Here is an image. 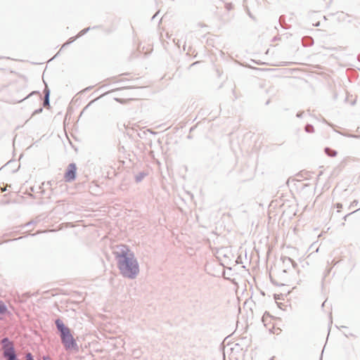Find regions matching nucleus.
Segmentation results:
<instances>
[{
    "instance_id": "obj_1",
    "label": "nucleus",
    "mask_w": 360,
    "mask_h": 360,
    "mask_svg": "<svg viewBox=\"0 0 360 360\" xmlns=\"http://www.w3.org/2000/svg\"><path fill=\"white\" fill-rule=\"evenodd\" d=\"M117 249L115 255L121 274L130 278L136 277L139 272V267L134 253L124 245L117 246Z\"/></svg>"
},
{
    "instance_id": "obj_2",
    "label": "nucleus",
    "mask_w": 360,
    "mask_h": 360,
    "mask_svg": "<svg viewBox=\"0 0 360 360\" xmlns=\"http://www.w3.org/2000/svg\"><path fill=\"white\" fill-rule=\"evenodd\" d=\"M56 325L60 333L61 341L66 349H75L77 347L76 341L72 335L70 329L66 327L63 323L58 319Z\"/></svg>"
},
{
    "instance_id": "obj_3",
    "label": "nucleus",
    "mask_w": 360,
    "mask_h": 360,
    "mask_svg": "<svg viewBox=\"0 0 360 360\" xmlns=\"http://www.w3.org/2000/svg\"><path fill=\"white\" fill-rule=\"evenodd\" d=\"M262 322L271 333L276 335L281 333L282 321L281 319L274 317L269 313H265L262 316Z\"/></svg>"
},
{
    "instance_id": "obj_4",
    "label": "nucleus",
    "mask_w": 360,
    "mask_h": 360,
    "mask_svg": "<svg viewBox=\"0 0 360 360\" xmlns=\"http://www.w3.org/2000/svg\"><path fill=\"white\" fill-rule=\"evenodd\" d=\"M3 345L4 356L7 360H18L16 357L13 343L10 341L7 338L1 340Z\"/></svg>"
},
{
    "instance_id": "obj_5",
    "label": "nucleus",
    "mask_w": 360,
    "mask_h": 360,
    "mask_svg": "<svg viewBox=\"0 0 360 360\" xmlns=\"http://www.w3.org/2000/svg\"><path fill=\"white\" fill-rule=\"evenodd\" d=\"M76 172H77L76 165L75 164H70L68 166L65 173L64 174L65 180L66 181H73L76 177Z\"/></svg>"
},
{
    "instance_id": "obj_6",
    "label": "nucleus",
    "mask_w": 360,
    "mask_h": 360,
    "mask_svg": "<svg viewBox=\"0 0 360 360\" xmlns=\"http://www.w3.org/2000/svg\"><path fill=\"white\" fill-rule=\"evenodd\" d=\"M7 309L5 304L0 301V314H4L6 312Z\"/></svg>"
},
{
    "instance_id": "obj_7",
    "label": "nucleus",
    "mask_w": 360,
    "mask_h": 360,
    "mask_svg": "<svg viewBox=\"0 0 360 360\" xmlns=\"http://www.w3.org/2000/svg\"><path fill=\"white\" fill-rule=\"evenodd\" d=\"M49 105V93H47L46 94V96H45V101H44V105Z\"/></svg>"
},
{
    "instance_id": "obj_8",
    "label": "nucleus",
    "mask_w": 360,
    "mask_h": 360,
    "mask_svg": "<svg viewBox=\"0 0 360 360\" xmlns=\"http://www.w3.org/2000/svg\"><path fill=\"white\" fill-rule=\"evenodd\" d=\"M26 360H34L30 353L26 354Z\"/></svg>"
},
{
    "instance_id": "obj_9",
    "label": "nucleus",
    "mask_w": 360,
    "mask_h": 360,
    "mask_svg": "<svg viewBox=\"0 0 360 360\" xmlns=\"http://www.w3.org/2000/svg\"><path fill=\"white\" fill-rule=\"evenodd\" d=\"M326 152L329 155H335V153H330V150L328 148H326Z\"/></svg>"
},
{
    "instance_id": "obj_10",
    "label": "nucleus",
    "mask_w": 360,
    "mask_h": 360,
    "mask_svg": "<svg viewBox=\"0 0 360 360\" xmlns=\"http://www.w3.org/2000/svg\"><path fill=\"white\" fill-rule=\"evenodd\" d=\"M5 190H6V188H1V191H4Z\"/></svg>"
}]
</instances>
